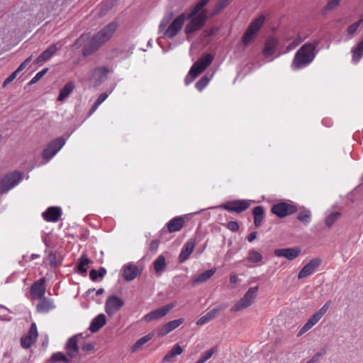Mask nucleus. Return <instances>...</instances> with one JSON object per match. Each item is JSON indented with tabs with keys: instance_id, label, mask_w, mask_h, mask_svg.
Masks as SVG:
<instances>
[{
	"instance_id": "nucleus-1",
	"label": "nucleus",
	"mask_w": 363,
	"mask_h": 363,
	"mask_svg": "<svg viewBox=\"0 0 363 363\" xmlns=\"http://www.w3.org/2000/svg\"><path fill=\"white\" fill-rule=\"evenodd\" d=\"M118 27L116 22H111L91 38L82 48V55L89 56L97 51L111 39Z\"/></svg>"
},
{
	"instance_id": "nucleus-2",
	"label": "nucleus",
	"mask_w": 363,
	"mask_h": 363,
	"mask_svg": "<svg viewBox=\"0 0 363 363\" xmlns=\"http://www.w3.org/2000/svg\"><path fill=\"white\" fill-rule=\"evenodd\" d=\"M319 41L313 43H305L296 52L291 67L294 69H300L311 64L318 52L316 50Z\"/></svg>"
},
{
	"instance_id": "nucleus-3",
	"label": "nucleus",
	"mask_w": 363,
	"mask_h": 363,
	"mask_svg": "<svg viewBox=\"0 0 363 363\" xmlns=\"http://www.w3.org/2000/svg\"><path fill=\"white\" fill-rule=\"evenodd\" d=\"M186 17L187 20H189V22L185 26L184 33L189 35L200 30L205 25L208 16L207 10L204 9L196 16L190 17L189 13L187 16L186 15Z\"/></svg>"
},
{
	"instance_id": "nucleus-4",
	"label": "nucleus",
	"mask_w": 363,
	"mask_h": 363,
	"mask_svg": "<svg viewBox=\"0 0 363 363\" xmlns=\"http://www.w3.org/2000/svg\"><path fill=\"white\" fill-rule=\"evenodd\" d=\"M45 292V277H42L35 281L30 287L31 298L38 300L40 302L37 305V310L39 312L45 311V301L43 297Z\"/></svg>"
},
{
	"instance_id": "nucleus-5",
	"label": "nucleus",
	"mask_w": 363,
	"mask_h": 363,
	"mask_svg": "<svg viewBox=\"0 0 363 363\" xmlns=\"http://www.w3.org/2000/svg\"><path fill=\"white\" fill-rule=\"evenodd\" d=\"M258 286L250 288L236 303L230 308V312H238L250 306L257 297Z\"/></svg>"
},
{
	"instance_id": "nucleus-6",
	"label": "nucleus",
	"mask_w": 363,
	"mask_h": 363,
	"mask_svg": "<svg viewBox=\"0 0 363 363\" xmlns=\"http://www.w3.org/2000/svg\"><path fill=\"white\" fill-rule=\"evenodd\" d=\"M22 180V174L19 172H13L6 174L0 183V194L6 193L15 187Z\"/></svg>"
},
{
	"instance_id": "nucleus-7",
	"label": "nucleus",
	"mask_w": 363,
	"mask_h": 363,
	"mask_svg": "<svg viewBox=\"0 0 363 363\" xmlns=\"http://www.w3.org/2000/svg\"><path fill=\"white\" fill-rule=\"evenodd\" d=\"M298 211L296 206L286 202H280L274 204L271 208L272 213L280 218L295 213Z\"/></svg>"
},
{
	"instance_id": "nucleus-8",
	"label": "nucleus",
	"mask_w": 363,
	"mask_h": 363,
	"mask_svg": "<svg viewBox=\"0 0 363 363\" xmlns=\"http://www.w3.org/2000/svg\"><path fill=\"white\" fill-rule=\"evenodd\" d=\"M185 20H186V17L184 13L177 16L164 30L163 37L166 38H172L176 36L182 29Z\"/></svg>"
},
{
	"instance_id": "nucleus-9",
	"label": "nucleus",
	"mask_w": 363,
	"mask_h": 363,
	"mask_svg": "<svg viewBox=\"0 0 363 363\" xmlns=\"http://www.w3.org/2000/svg\"><path fill=\"white\" fill-rule=\"evenodd\" d=\"M81 335V334L73 335L67 340L65 345L66 354L71 359H74V362H79L80 360L78 357L79 352L78 337Z\"/></svg>"
},
{
	"instance_id": "nucleus-10",
	"label": "nucleus",
	"mask_w": 363,
	"mask_h": 363,
	"mask_svg": "<svg viewBox=\"0 0 363 363\" xmlns=\"http://www.w3.org/2000/svg\"><path fill=\"white\" fill-rule=\"evenodd\" d=\"M123 305V299L116 295H111L106 301L105 311L108 315L111 316L118 311Z\"/></svg>"
},
{
	"instance_id": "nucleus-11",
	"label": "nucleus",
	"mask_w": 363,
	"mask_h": 363,
	"mask_svg": "<svg viewBox=\"0 0 363 363\" xmlns=\"http://www.w3.org/2000/svg\"><path fill=\"white\" fill-rule=\"evenodd\" d=\"M174 306L175 304L173 303L164 305L161 308L150 311L143 317V319L146 322H150L153 320L162 318L165 316Z\"/></svg>"
},
{
	"instance_id": "nucleus-12",
	"label": "nucleus",
	"mask_w": 363,
	"mask_h": 363,
	"mask_svg": "<svg viewBox=\"0 0 363 363\" xmlns=\"http://www.w3.org/2000/svg\"><path fill=\"white\" fill-rule=\"evenodd\" d=\"M250 206V203L246 200H235L225 203L220 207L229 212H235L240 213L247 209Z\"/></svg>"
},
{
	"instance_id": "nucleus-13",
	"label": "nucleus",
	"mask_w": 363,
	"mask_h": 363,
	"mask_svg": "<svg viewBox=\"0 0 363 363\" xmlns=\"http://www.w3.org/2000/svg\"><path fill=\"white\" fill-rule=\"evenodd\" d=\"M322 263V259L319 257H315L309 261L298 272V279H303L312 274L320 267Z\"/></svg>"
},
{
	"instance_id": "nucleus-14",
	"label": "nucleus",
	"mask_w": 363,
	"mask_h": 363,
	"mask_svg": "<svg viewBox=\"0 0 363 363\" xmlns=\"http://www.w3.org/2000/svg\"><path fill=\"white\" fill-rule=\"evenodd\" d=\"M38 336L37 326L35 323H33L28 333L23 335L21 339V347L24 349L30 348L36 341Z\"/></svg>"
},
{
	"instance_id": "nucleus-15",
	"label": "nucleus",
	"mask_w": 363,
	"mask_h": 363,
	"mask_svg": "<svg viewBox=\"0 0 363 363\" xmlns=\"http://www.w3.org/2000/svg\"><path fill=\"white\" fill-rule=\"evenodd\" d=\"M109 72L104 66L96 67L91 73L90 82L95 86H99L107 79Z\"/></svg>"
},
{
	"instance_id": "nucleus-16",
	"label": "nucleus",
	"mask_w": 363,
	"mask_h": 363,
	"mask_svg": "<svg viewBox=\"0 0 363 363\" xmlns=\"http://www.w3.org/2000/svg\"><path fill=\"white\" fill-rule=\"evenodd\" d=\"M65 139L59 137L47 145V162L50 160L65 145Z\"/></svg>"
},
{
	"instance_id": "nucleus-17",
	"label": "nucleus",
	"mask_w": 363,
	"mask_h": 363,
	"mask_svg": "<svg viewBox=\"0 0 363 363\" xmlns=\"http://www.w3.org/2000/svg\"><path fill=\"white\" fill-rule=\"evenodd\" d=\"M213 56L211 54H206L198 60L191 67V73L197 72V74L203 72L213 62Z\"/></svg>"
},
{
	"instance_id": "nucleus-18",
	"label": "nucleus",
	"mask_w": 363,
	"mask_h": 363,
	"mask_svg": "<svg viewBox=\"0 0 363 363\" xmlns=\"http://www.w3.org/2000/svg\"><path fill=\"white\" fill-rule=\"evenodd\" d=\"M299 247L281 248L274 250V254L277 257H283L289 261L294 260L301 254Z\"/></svg>"
},
{
	"instance_id": "nucleus-19",
	"label": "nucleus",
	"mask_w": 363,
	"mask_h": 363,
	"mask_svg": "<svg viewBox=\"0 0 363 363\" xmlns=\"http://www.w3.org/2000/svg\"><path fill=\"white\" fill-rule=\"evenodd\" d=\"M184 322V319L181 318L174 320L169 321L165 324L162 325L157 330V335L158 337H163L172 332L177 328H178L180 325H182Z\"/></svg>"
},
{
	"instance_id": "nucleus-20",
	"label": "nucleus",
	"mask_w": 363,
	"mask_h": 363,
	"mask_svg": "<svg viewBox=\"0 0 363 363\" xmlns=\"http://www.w3.org/2000/svg\"><path fill=\"white\" fill-rule=\"evenodd\" d=\"M227 306L225 304H220L218 307L214 308L209 312H208L206 315L201 317L196 322L197 325H202L210 320L216 318L226 308Z\"/></svg>"
},
{
	"instance_id": "nucleus-21",
	"label": "nucleus",
	"mask_w": 363,
	"mask_h": 363,
	"mask_svg": "<svg viewBox=\"0 0 363 363\" xmlns=\"http://www.w3.org/2000/svg\"><path fill=\"white\" fill-rule=\"evenodd\" d=\"M196 245V239L190 238L183 246L182 251L179 255V262L182 263L185 262L190 255L193 252Z\"/></svg>"
},
{
	"instance_id": "nucleus-22",
	"label": "nucleus",
	"mask_w": 363,
	"mask_h": 363,
	"mask_svg": "<svg viewBox=\"0 0 363 363\" xmlns=\"http://www.w3.org/2000/svg\"><path fill=\"white\" fill-rule=\"evenodd\" d=\"M138 274V267L135 264L129 263L123 267V277L127 281L133 280Z\"/></svg>"
},
{
	"instance_id": "nucleus-23",
	"label": "nucleus",
	"mask_w": 363,
	"mask_h": 363,
	"mask_svg": "<svg viewBox=\"0 0 363 363\" xmlns=\"http://www.w3.org/2000/svg\"><path fill=\"white\" fill-rule=\"evenodd\" d=\"M279 41L276 38H270L265 41L262 52L266 57L274 54Z\"/></svg>"
},
{
	"instance_id": "nucleus-24",
	"label": "nucleus",
	"mask_w": 363,
	"mask_h": 363,
	"mask_svg": "<svg viewBox=\"0 0 363 363\" xmlns=\"http://www.w3.org/2000/svg\"><path fill=\"white\" fill-rule=\"evenodd\" d=\"M184 225V218L182 216L174 217L167 223V227L169 233H174L180 230Z\"/></svg>"
},
{
	"instance_id": "nucleus-25",
	"label": "nucleus",
	"mask_w": 363,
	"mask_h": 363,
	"mask_svg": "<svg viewBox=\"0 0 363 363\" xmlns=\"http://www.w3.org/2000/svg\"><path fill=\"white\" fill-rule=\"evenodd\" d=\"M106 323V316L104 314H99L91 322L89 329L91 333H96L99 331Z\"/></svg>"
},
{
	"instance_id": "nucleus-26",
	"label": "nucleus",
	"mask_w": 363,
	"mask_h": 363,
	"mask_svg": "<svg viewBox=\"0 0 363 363\" xmlns=\"http://www.w3.org/2000/svg\"><path fill=\"white\" fill-rule=\"evenodd\" d=\"M62 211L60 207L51 206L47 208V222H57L62 216Z\"/></svg>"
},
{
	"instance_id": "nucleus-27",
	"label": "nucleus",
	"mask_w": 363,
	"mask_h": 363,
	"mask_svg": "<svg viewBox=\"0 0 363 363\" xmlns=\"http://www.w3.org/2000/svg\"><path fill=\"white\" fill-rule=\"evenodd\" d=\"M216 269L213 268L211 269L206 270L203 273L200 274L199 276H197L191 283V285L193 286H195L197 284L203 283L211 279L213 275L216 273Z\"/></svg>"
},
{
	"instance_id": "nucleus-28",
	"label": "nucleus",
	"mask_w": 363,
	"mask_h": 363,
	"mask_svg": "<svg viewBox=\"0 0 363 363\" xmlns=\"http://www.w3.org/2000/svg\"><path fill=\"white\" fill-rule=\"evenodd\" d=\"M47 259L49 261V266L52 269H55L62 264V256L56 251H50Z\"/></svg>"
},
{
	"instance_id": "nucleus-29",
	"label": "nucleus",
	"mask_w": 363,
	"mask_h": 363,
	"mask_svg": "<svg viewBox=\"0 0 363 363\" xmlns=\"http://www.w3.org/2000/svg\"><path fill=\"white\" fill-rule=\"evenodd\" d=\"M330 301L327 302L321 308L313 313L308 320L310 324L315 325L320 318L325 314L329 308Z\"/></svg>"
},
{
	"instance_id": "nucleus-30",
	"label": "nucleus",
	"mask_w": 363,
	"mask_h": 363,
	"mask_svg": "<svg viewBox=\"0 0 363 363\" xmlns=\"http://www.w3.org/2000/svg\"><path fill=\"white\" fill-rule=\"evenodd\" d=\"M254 217V224L256 228L260 226L262 221L264 218V209L262 206H257L252 210Z\"/></svg>"
},
{
	"instance_id": "nucleus-31",
	"label": "nucleus",
	"mask_w": 363,
	"mask_h": 363,
	"mask_svg": "<svg viewBox=\"0 0 363 363\" xmlns=\"http://www.w3.org/2000/svg\"><path fill=\"white\" fill-rule=\"evenodd\" d=\"M60 0H50L49 6L50 9H48V6H47V10L50 13L49 15H47V18L52 17L54 18L55 17L59 15V13L61 10L60 9Z\"/></svg>"
},
{
	"instance_id": "nucleus-32",
	"label": "nucleus",
	"mask_w": 363,
	"mask_h": 363,
	"mask_svg": "<svg viewBox=\"0 0 363 363\" xmlns=\"http://www.w3.org/2000/svg\"><path fill=\"white\" fill-rule=\"evenodd\" d=\"M74 87L75 86L73 82H67L60 90V94L57 100L58 101H62L71 94V92L74 90Z\"/></svg>"
},
{
	"instance_id": "nucleus-33",
	"label": "nucleus",
	"mask_w": 363,
	"mask_h": 363,
	"mask_svg": "<svg viewBox=\"0 0 363 363\" xmlns=\"http://www.w3.org/2000/svg\"><path fill=\"white\" fill-rule=\"evenodd\" d=\"M265 21V16L264 15L259 16L258 18L252 21L247 29L253 31V33L257 34L259 30L261 28Z\"/></svg>"
},
{
	"instance_id": "nucleus-34",
	"label": "nucleus",
	"mask_w": 363,
	"mask_h": 363,
	"mask_svg": "<svg viewBox=\"0 0 363 363\" xmlns=\"http://www.w3.org/2000/svg\"><path fill=\"white\" fill-rule=\"evenodd\" d=\"M352 61L355 63L359 62L363 57V40L360 41L356 47L352 49Z\"/></svg>"
},
{
	"instance_id": "nucleus-35",
	"label": "nucleus",
	"mask_w": 363,
	"mask_h": 363,
	"mask_svg": "<svg viewBox=\"0 0 363 363\" xmlns=\"http://www.w3.org/2000/svg\"><path fill=\"white\" fill-rule=\"evenodd\" d=\"M165 268H166L165 257L162 255H161L154 262V269H155V273L157 274H160L162 272L164 271Z\"/></svg>"
},
{
	"instance_id": "nucleus-36",
	"label": "nucleus",
	"mask_w": 363,
	"mask_h": 363,
	"mask_svg": "<svg viewBox=\"0 0 363 363\" xmlns=\"http://www.w3.org/2000/svg\"><path fill=\"white\" fill-rule=\"evenodd\" d=\"M233 0H218L214 9L210 13V16H214L220 13Z\"/></svg>"
},
{
	"instance_id": "nucleus-37",
	"label": "nucleus",
	"mask_w": 363,
	"mask_h": 363,
	"mask_svg": "<svg viewBox=\"0 0 363 363\" xmlns=\"http://www.w3.org/2000/svg\"><path fill=\"white\" fill-rule=\"evenodd\" d=\"M90 262V259L86 255L81 256L77 265L78 272L80 274H86L87 272V266Z\"/></svg>"
},
{
	"instance_id": "nucleus-38",
	"label": "nucleus",
	"mask_w": 363,
	"mask_h": 363,
	"mask_svg": "<svg viewBox=\"0 0 363 363\" xmlns=\"http://www.w3.org/2000/svg\"><path fill=\"white\" fill-rule=\"evenodd\" d=\"M342 214L340 212H332L328 214L325 219V223L328 228H331L333 225L340 218Z\"/></svg>"
},
{
	"instance_id": "nucleus-39",
	"label": "nucleus",
	"mask_w": 363,
	"mask_h": 363,
	"mask_svg": "<svg viewBox=\"0 0 363 363\" xmlns=\"http://www.w3.org/2000/svg\"><path fill=\"white\" fill-rule=\"evenodd\" d=\"M297 219L303 224L307 225L311 220V212L308 209H303L298 213Z\"/></svg>"
},
{
	"instance_id": "nucleus-40",
	"label": "nucleus",
	"mask_w": 363,
	"mask_h": 363,
	"mask_svg": "<svg viewBox=\"0 0 363 363\" xmlns=\"http://www.w3.org/2000/svg\"><path fill=\"white\" fill-rule=\"evenodd\" d=\"M153 337L152 333H149L140 339H138L135 343L132 346V351L135 352L137 351L141 346H143L144 344L150 341Z\"/></svg>"
},
{
	"instance_id": "nucleus-41",
	"label": "nucleus",
	"mask_w": 363,
	"mask_h": 363,
	"mask_svg": "<svg viewBox=\"0 0 363 363\" xmlns=\"http://www.w3.org/2000/svg\"><path fill=\"white\" fill-rule=\"evenodd\" d=\"M50 361L53 362L62 361L64 363H71L72 362L71 359L62 352L54 353L50 357Z\"/></svg>"
},
{
	"instance_id": "nucleus-42",
	"label": "nucleus",
	"mask_w": 363,
	"mask_h": 363,
	"mask_svg": "<svg viewBox=\"0 0 363 363\" xmlns=\"http://www.w3.org/2000/svg\"><path fill=\"white\" fill-rule=\"evenodd\" d=\"M210 0H200L197 4L192 8L190 11V17L196 16L203 11V8L209 2Z\"/></svg>"
},
{
	"instance_id": "nucleus-43",
	"label": "nucleus",
	"mask_w": 363,
	"mask_h": 363,
	"mask_svg": "<svg viewBox=\"0 0 363 363\" xmlns=\"http://www.w3.org/2000/svg\"><path fill=\"white\" fill-rule=\"evenodd\" d=\"M256 35L257 34L253 33V31L247 29L242 38L243 45H248L253 43L255 40Z\"/></svg>"
},
{
	"instance_id": "nucleus-44",
	"label": "nucleus",
	"mask_w": 363,
	"mask_h": 363,
	"mask_svg": "<svg viewBox=\"0 0 363 363\" xmlns=\"http://www.w3.org/2000/svg\"><path fill=\"white\" fill-rule=\"evenodd\" d=\"M247 259L251 263H257L262 260V255L255 250H250Z\"/></svg>"
},
{
	"instance_id": "nucleus-45",
	"label": "nucleus",
	"mask_w": 363,
	"mask_h": 363,
	"mask_svg": "<svg viewBox=\"0 0 363 363\" xmlns=\"http://www.w3.org/2000/svg\"><path fill=\"white\" fill-rule=\"evenodd\" d=\"M340 1L341 0H328L323 9V13L326 14L335 9L340 5Z\"/></svg>"
},
{
	"instance_id": "nucleus-46",
	"label": "nucleus",
	"mask_w": 363,
	"mask_h": 363,
	"mask_svg": "<svg viewBox=\"0 0 363 363\" xmlns=\"http://www.w3.org/2000/svg\"><path fill=\"white\" fill-rule=\"evenodd\" d=\"M217 348L216 347L206 351L202 357L196 363H204L209 359L213 354L216 352Z\"/></svg>"
},
{
	"instance_id": "nucleus-47",
	"label": "nucleus",
	"mask_w": 363,
	"mask_h": 363,
	"mask_svg": "<svg viewBox=\"0 0 363 363\" xmlns=\"http://www.w3.org/2000/svg\"><path fill=\"white\" fill-rule=\"evenodd\" d=\"M62 47L60 43L51 45L47 48V60L55 54L57 50Z\"/></svg>"
},
{
	"instance_id": "nucleus-48",
	"label": "nucleus",
	"mask_w": 363,
	"mask_h": 363,
	"mask_svg": "<svg viewBox=\"0 0 363 363\" xmlns=\"http://www.w3.org/2000/svg\"><path fill=\"white\" fill-rule=\"evenodd\" d=\"M209 79L207 76L202 77L196 84L195 86L199 91H202L208 84Z\"/></svg>"
},
{
	"instance_id": "nucleus-49",
	"label": "nucleus",
	"mask_w": 363,
	"mask_h": 363,
	"mask_svg": "<svg viewBox=\"0 0 363 363\" xmlns=\"http://www.w3.org/2000/svg\"><path fill=\"white\" fill-rule=\"evenodd\" d=\"M363 23V18L358 20L357 22H354V23L351 24L348 26L347 31L350 35H354L358 28L360 26V25Z\"/></svg>"
},
{
	"instance_id": "nucleus-50",
	"label": "nucleus",
	"mask_w": 363,
	"mask_h": 363,
	"mask_svg": "<svg viewBox=\"0 0 363 363\" xmlns=\"http://www.w3.org/2000/svg\"><path fill=\"white\" fill-rule=\"evenodd\" d=\"M200 74H197V72L194 70V72L191 73V69L189 70L188 74L186 76L184 79V82L186 85H189L191 84Z\"/></svg>"
},
{
	"instance_id": "nucleus-51",
	"label": "nucleus",
	"mask_w": 363,
	"mask_h": 363,
	"mask_svg": "<svg viewBox=\"0 0 363 363\" xmlns=\"http://www.w3.org/2000/svg\"><path fill=\"white\" fill-rule=\"evenodd\" d=\"M116 4L113 0H106L101 6L102 11H108Z\"/></svg>"
},
{
	"instance_id": "nucleus-52",
	"label": "nucleus",
	"mask_w": 363,
	"mask_h": 363,
	"mask_svg": "<svg viewBox=\"0 0 363 363\" xmlns=\"http://www.w3.org/2000/svg\"><path fill=\"white\" fill-rule=\"evenodd\" d=\"M325 353V351L323 350L320 352H317L315 354L312 358L308 360L306 363H317L319 362L320 357Z\"/></svg>"
},
{
	"instance_id": "nucleus-53",
	"label": "nucleus",
	"mask_w": 363,
	"mask_h": 363,
	"mask_svg": "<svg viewBox=\"0 0 363 363\" xmlns=\"http://www.w3.org/2000/svg\"><path fill=\"white\" fill-rule=\"evenodd\" d=\"M219 30V27L214 26L210 29H206L203 31L205 37H211Z\"/></svg>"
},
{
	"instance_id": "nucleus-54",
	"label": "nucleus",
	"mask_w": 363,
	"mask_h": 363,
	"mask_svg": "<svg viewBox=\"0 0 363 363\" xmlns=\"http://www.w3.org/2000/svg\"><path fill=\"white\" fill-rule=\"evenodd\" d=\"M87 39H89V36L86 34H82L77 40H76L74 45L76 48L82 46V44L85 42V40Z\"/></svg>"
},
{
	"instance_id": "nucleus-55",
	"label": "nucleus",
	"mask_w": 363,
	"mask_h": 363,
	"mask_svg": "<svg viewBox=\"0 0 363 363\" xmlns=\"http://www.w3.org/2000/svg\"><path fill=\"white\" fill-rule=\"evenodd\" d=\"M227 228L233 232H237L239 230V224L237 221H229Z\"/></svg>"
},
{
	"instance_id": "nucleus-56",
	"label": "nucleus",
	"mask_w": 363,
	"mask_h": 363,
	"mask_svg": "<svg viewBox=\"0 0 363 363\" xmlns=\"http://www.w3.org/2000/svg\"><path fill=\"white\" fill-rule=\"evenodd\" d=\"M313 325L310 324V322L307 320V322L303 325V326L301 328L300 331L298 333V336H301L308 330H309Z\"/></svg>"
},
{
	"instance_id": "nucleus-57",
	"label": "nucleus",
	"mask_w": 363,
	"mask_h": 363,
	"mask_svg": "<svg viewBox=\"0 0 363 363\" xmlns=\"http://www.w3.org/2000/svg\"><path fill=\"white\" fill-rule=\"evenodd\" d=\"M94 348H95V344L94 343H91V342H89V343H86L84 344L82 347V350L86 352H91L92 351L94 350Z\"/></svg>"
},
{
	"instance_id": "nucleus-58",
	"label": "nucleus",
	"mask_w": 363,
	"mask_h": 363,
	"mask_svg": "<svg viewBox=\"0 0 363 363\" xmlns=\"http://www.w3.org/2000/svg\"><path fill=\"white\" fill-rule=\"evenodd\" d=\"M44 74H45V68L38 72L35 76L30 81V84L37 82Z\"/></svg>"
},
{
	"instance_id": "nucleus-59",
	"label": "nucleus",
	"mask_w": 363,
	"mask_h": 363,
	"mask_svg": "<svg viewBox=\"0 0 363 363\" xmlns=\"http://www.w3.org/2000/svg\"><path fill=\"white\" fill-rule=\"evenodd\" d=\"M30 61L31 57H28V58H26V60L24 62H23L18 67V69L16 70V72L18 73L23 70L28 66Z\"/></svg>"
},
{
	"instance_id": "nucleus-60",
	"label": "nucleus",
	"mask_w": 363,
	"mask_h": 363,
	"mask_svg": "<svg viewBox=\"0 0 363 363\" xmlns=\"http://www.w3.org/2000/svg\"><path fill=\"white\" fill-rule=\"evenodd\" d=\"M176 355L172 352V350H170L163 357L162 359V363L169 362L171 361V359L174 357Z\"/></svg>"
},
{
	"instance_id": "nucleus-61",
	"label": "nucleus",
	"mask_w": 363,
	"mask_h": 363,
	"mask_svg": "<svg viewBox=\"0 0 363 363\" xmlns=\"http://www.w3.org/2000/svg\"><path fill=\"white\" fill-rule=\"evenodd\" d=\"M17 72L14 71L13 73H11L4 81L3 83V86H5L7 84H10L17 76Z\"/></svg>"
},
{
	"instance_id": "nucleus-62",
	"label": "nucleus",
	"mask_w": 363,
	"mask_h": 363,
	"mask_svg": "<svg viewBox=\"0 0 363 363\" xmlns=\"http://www.w3.org/2000/svg\"><path fill=\"white\" fill-rule=\"evenodd\" d=\"M170 21H169L168 18L164 16L159 25V30L162 31L164 30V28L169 23Z\"/></svg>"
},
{
	"instance_id": "nucleus-63",
	"label": "nucleus",
	"mask_w": 363,
	"mask_h": 363,
	"mask_svg": "<svg viewBox=\"0 0 363 363\" xmlns=\"http://www.w3.org/2000/svg\"><path fill=\"white\" fill-rule=\"evenodd\" d=\"M159 243H160L159 240H152L150 244V247H149L150 251L155 252L158 249Z\"/></svg>"
},
{
	"instance_id": "nucleus-64",
	"label": "nucleus",
	"mask_w": 363,
	"mask_h": 363,
	"mask_svg": "<svg viewBox=\"0 0 363 363\" xmlns=\"http://www.w3.org/2000/svg\"><path fill=\"white\" fill-rule=\"evenodd\" d=\"M175 355H179L183 352V349L179 344H175L171 349Z\"/></svg>"
}]
</instances>
